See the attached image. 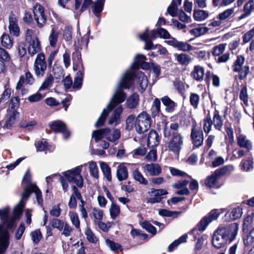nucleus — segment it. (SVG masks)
<instances>
[{
  "label": "nucleus",
  "mask_w": 254,
  "mask_h": 254,
  "mask_svg": "<svg viewBox=\"0 0 254 254\" xmlns=\"http://www.w3.org/2000/svg\"><path fill=\"white\" fill-rule=\"evenodd\" d=\"M179 125L178 123H171L169 126L165 124L163 127L164 137L171 139L166 143V150L176 154H179L184 143L183 135L178 132Z\"/></svg>",
  "instance_id": "1"
},
{
  "label": "nucleus",
  "mask_w": 254,
  "mask_h": 254,
  "mask_svg": "<svg viewBox=\"0 0 254 254\" xmlns=\"http://www.w3.org/2000/svg\"><path fill=\"white\" fill-rule=\"evenodd\" d=\"M135 75L138 79L139 90L141 92H143L147 86L148 79L144 73L141 71H138L136 74L133 72L126 71L118 84V88L129 89Z\"/></svg>",
  "instance_id": "2"
},
{
  "label": "nucleus",
  "mask_w": 254,
  "mask_h": 254,
  "mask_svg": "<svg viewBox=\"0 0 254 254\" xmlns=\"http://www.w3.org/2000/svg\"><path fill=\"white\" fill-rule=\"evenodd\" d=\"M22 181L23 183L26 184V186L24 188V192L21 194L22 198L21 201L27 200L31 193L34 192L38 204L41 205L43 203L42 192L36 184L32 183L31 176L29 171H27L25 172Z\"/></svg>",
  "instance_id": "3"
},
{
  "label": "nucleus",
  "mask_w": 254,
  "mask_h": 254,
  "mask_svg": "<svg viewBox=\"0 0 254 254\" xmlns=\"http://www.w3.org/2000/svg\"><path fill=\"white\" fill-rule=\"evenodd\" d=\"M126 96L122 90L117 91L112 98L111 102L108 105L107 109H104L100 117L96 121L95 126L97 127L102 126L106 121L109 112L111 111L117 104L124 102L126 99Z\"/></svg>",
  "instance_id": "4"
},
{
  "label": "nucleus",
  "mask_w": 254,
  "mask_h": 254,
  "mask_svg": "<svg viewBox=\"0 0 254 254\" xmlns=\"http://www.w3.org/2000/svg\"><path fill=\"white\" fill-rule=\"evenodd\" d=\"M151 126V118L145 112L139 114L135 120V127L136 131L139 133L147 131Z\"/></svg>",
  "instance_id": "5"
},
{
  "label": "nucleus",
  "mask_w": 254,
  "mask_h": 254,
  "mask_svg": "<svg viewBox=\"0 0 254 254\" xmlns=\"http://www.w3.org/2000/svg\"><path fill=\"white\" fill-rule=\"evenodd\" d=\"M81 166H77L75 168L63 173L65 179L70 183H74L77 187L81 188L83 186V179L81 175Z\"/></svg>",
  "instance_id": "6"
},
{
  "label": "nucleus",
  "mask_w": 254,
  "mask_h": 254,
  "mask_svg": "<svg viewBox=\"0 0 254 254\" xmlns=\"http://www.w3.org/2000/svg\"><path fill=\"white\" fill-rule=\"evenodd\" d=\"M47 69L45 57L43 53L37 56L33 65V70L35 75L38 78L42 77Z\"/></svg>",
  "instance_id": "7"
},
{
  "label": "nucleus",
  "mask_w": 254,
  "mask_h": 254,
  "mask_svg": "<svg viewBox=\"0 0 254 254\" xmlns=\"http://www.w3.org/2000/svg\"><path fill=\"white\" fill-rule=\"evenodd\" d=\"M0 218L2 223L0 226H2L3 229L9 234L4 228V225H6L7 229L12 228L14 226V219L9 216V209L8 207L0 209ZM9 236L10 234H9Z\"/></svg>",
  "instance_id": "8"
},
{
  "label": "nucleus",
  "mask_w": 254,
  "mask_h": 254,
  "mask_svg": "<svg viewBox=\"0 0 254 254\" xmlns=\"http://www.w3.org/2000/svg\"><path fill=\"white\" fill-rule=\"evenodd\" d=\"M34 18L39 28L43 27L47 21L43 7L40 4H36L33 9Z\"/></svg>",
  "instance_id": "9"
},
{
  "label": "nucleus",
  "mask_w": 254,
  "mask_h": 254,
  "mask_svg": "<svg viewBox=\"0 0 254 254\" xmlns=\"http://www.w3.org/2000/svg\"><path fill=\"white\" fill-rule=\"evenodd\" d=\"M239 229L238 224L234 223L224 229L223 232V241L226 243L232 242L236 238Z\"/></svg>",
  "instance_id": "10"
},
{
  "label": "nucleus",
  "mask_w": 254,
  "mask_h": 254,
  "mask_svg": "<svg viewBox=\"0 0 254 254\" xmlns=\"http://www.w3.org/2000/svg\"><path fill=\"white\" fill-rule=\"evenodd\" d=\"M222 177V168H219L206 177L204 184L209 188L216 186Z\"/></svg>",
  "instance_id": "11"
},
{
  "label": "nucleus",
  "mask_w": 254,
  "mask_h": 254,
  "mask_svg": "<svg viewBox=\"0 0 254 254\" xmlns=\"http://www.w3.org/2000/svg\"><path fill=\"white\" fill-rule=\"evenodd\" d=\"M190 136L194 145L196 147H199L202 144L203 141V132L201 128L197 127L195 122L192 124Z\"/></svg>",
  "instance_id": "12"
},
{
  "label": "nucleus",
  "mask_w": 254,
  "mask_h": 254,
  "mask_svg": "<svg viewBox=\"0 0 254 254\" xmlns=\"http://www.w3.org/2000/svg\"><path fill=\"white\" fill-rule=\"evenodd\" d=\"M220 212L217 209L212 210L209 214L201 220L197 225L199 231H204L207 225L213 220L216 219L219 216Z\"/></svg>",
  "instance_id": "13"
},
{
  "label": "nucleus",
  "mask_w": 254,
  "mask_h": 254,
  "mask_svg": "<svg viewBox=\"0 0 254 254\" xmlns=\"http://www.w3.org/2000/svg\"><path fill=\"white\" fill-rule=\"evenodd\" d=\"M8 29L11 34L14 36H18L20 33V28L18 24V17L13 12H10L9 17Z\"/></svg>",
  "instance_id": "14"
},
{
  "label": "nucleus",
  "mask_w": 254,
  "mask_h": 254,
  "mask_svg": "<svg viewBox=\"0 0 254 254\" xmlns=\"http://www.w3.org/2000/svg\"><path fill=\"white\" fill-rule=\"evenodd\" d=\"M51 128L55 132H62L64 137L66 139L69 135V133L66 129L65 125L60 121H56L49 124Z\"/></svg>",
  "instance_id": "15"
},
{
  "label": "nucleus",
  "mask_w": 254,
  "mask_h": 254,
  "mask_svg": "<svg viewBox=\"0 0 254 254\" xmlns=\"http://www.w3.org/2000/svg\"><path fill=\"white\" fill-rule=\"evenodd\" d=\"M9 245V234L0 226V254L4 253Z\"/></svg>",
  "instance_id": "16"
},
{
  "label": "nucleus",
  "mask_w": 254,
  "mask_h": 254,
  "mask_svg": "<svg viewBox=\"0 0 254 254\" xmlns=\"http://www.w3.org/2000/svg\"><path fill=\"white\" fill-rule=\"evenodd\" d=\"M243 214L242 208L237 206L230 208L225 214V218L227 220H235L240 218Z\"/></svg>",
  "instance_id": "17"
},
{
  "label": "nucleus",
  "mask_w": 254,
  "mask_h": 254,
  "mask_svg": "<svg viewBox=\"0 0 254 254\" xmlns=\"http://www.w3.org/2000/svg\"><path fill=\"white\" fill-rule=\"evenodd\" d=\"M27 42L28 43V52L31 56H33L40 51V43L37 37L34 36L33 40Z\"/></svg>",
  "instance_id": "18"
},
{
  "label": "nucleus",
  "mask_w": 254,
  "mask_h": 254,
  "mask_svg": "<svg viewBox=\"0 0 254 254\" xmlns=\"http://www.w3.org/2000/svg\"><path fill=\"white\" fill-rule=\"evenodd\" d=\"M161 100L165 106V110L166 112L171 113L174 112L178 106L177 103L171 100L168 96L163 97Z\"/></svg>",
  "instance_id": "19"
},
{
  "label": "nucleus",
  "mask_w": 254,
  "mask_h": 254,
  "mask_svg": "<svg viewBox=\"0 0 254 254\" xmlns=\"http://www.w3.org/2000/svg\"><path fill=\"white\" fill-rule=\"evenodd\" d=\"M128 171L124 163H120L117 167L116 177L119 181H123L127 179Z\"/></svg>",
  "instance_id": "20"
},
{
  "label": "nucleus",
  "mask_w": 254,
  "mask_h": 254,
  "mask_svg": "<svg viewBox=\"0 0 254 254\" xmlns=\"http://www.w3.org/2000/svg\"><path fill=\"white\" fill-rule=\"evenodd\" d=\"M159 141V137L156 131L154 130H150L147 137V146L149 147L153 148L158 145Z\"/></svg>",
  "instance_id": "21"
},
{
  "label": "nucleus",
  "mask_w": 254,
  "mask_h": 254,
  "mask_svg": "<svg viewBox=\"0 0 254 254\" xmlns=\"http://www.w3.org/2000/svg\"><path fill=\"white\" fill-rule=\"evenodd\" d=\"M214 247L220 249L222 247V229L218 228L214 233L212 240Z\"/></svg>",
  "instance_id": "22"
},
{
  "label": "nucleus",
  "mask_w": 254,
  "mask_h": 254,
  "mask_svg": "<svg viewBox=\"0 0 254 254\" xmlns=\"http://www.w3.org/2000/svg\"><path fill=\"white\" fill-rule=\"evenodd\" d=\"M204 74V68L199 65H195L190 73V75L192 78L198 81H200L203 79Z\"/></svg>",
  "instance_id": "23"
},
{
  "label": "nucleus",
  "mask_w": 254,
  "mask_h": 254,
  "mask_svg": "<svg viewBox=\"0 0 254 254\" xmlns=\"http://www.w3.org/2000/svg\"><path fill=\"white\" fill-rule=\"evenodd\" d=\"M144 169L151 176H157L161 172V168L158 164H148Z\"/></svg>",
  "instance_id": "24"
},
{
  "label": "nucleus",
  "mask_w": 254,
  "mask_h": 254,
  "mask_svg": "<svg viewBox=\"0 0 254 254\" xmlns=\"http://www.w3.org/2000/svg\"><path fill=\"white\" fill-rule=\"evenodd\" d=\"M18 115L19 113L16 110H12L11 112H9V117L6 121L3 127L7 129L10 128L12 125L15 124Z\"/></svg>",
  "instance_id": "25"
},
{
  "label": "nucleus",
  "mask_w": 254,
  "mask_h": 254,
  "mask_svg": "<svg viewBox=\"0 0 254 254\" xmlns=\"http://www.w3.org/2000/svg\"><path fill=\"white\" fill-rule=\"evenodd\" d=\"M254 9V0H250L245 4L244 13L239 17V19H242L250 15Z\"/></svg>",
  "instance_id": "26"
},
{
  "label": "nucleus",
  "mask_w": 254,
  "mask_h": 254,
  "mask_svg": "<svg viewBox=\"0 0 254 254\" xmlns=\"http://www.w3.org/2000/svg\"><path fill=\"white\" fill-rule=\"evenodd\" d=\"M109 131V128L106 127L103 129L94 130L92 133V137L96 142L101 140L103 137L106 138V135Z\"/></svg>",
  "instance_id": "27"
},
{
  "label": "nucleus",
  "mask_w": 254,
  "mask_h": 254,
  "mask_svg": "<svg viewBox=\"0 0 254 254\" xmlns=\"http://www.w3.org/2000/svg\"><path fill=\"white\" fill-rule=\"evenodd\" d=\"M181 2L182 0H173L171 4L167 8V12L173 17L176 16L178 6L181 5Z\"/></svg>",
  "instance_id": "28"
},
{
  "label": "nucleus",
  "mask_w": 254,
  "mask_h": 254,
  "mask_svg": "<svg viewBox=\"0 0 254 254\" xmlns=\"http://www.w3.org/2000/svg\"><path fill=\"white\" fill-rule=\"evenodd\" d=\"M212 125L216 129L219 131L221 130L222 120L219 111L217 110H215L214 113Z\"/></svg>",
  "instance_id": "29"
},
{
  "label": "nucleus",
  "mask_w": 254,
  "mask_h": 254,
  "mask_svg": "<svg viewBox=\"0 0 254 254\" xmlns=\"http://www.w3.org/2000/svg\"><path fill=\"white\" fill-rule=\"evenodd\" d=\"M237 139L238 143L240 147L246 148L249 150L252 149V143L247 138L245 135L243 134L239 135Z\"/></svg>",
  "instance_id": "30"
},
{
  "label": "nucleus",
  "mask_w": 254,
  "mask_h": 254,
  "mask_svg": "<svg viewBox=\"0 0 254 254\" xmlns=\"http://www.w3.org/2000/svg\"><path fill=\"white\" fill-rule=\"evenodd\" d=\"M101 171L108 181H112L111 170L109 166L105 162H101L100 163Z\"/></svg>",
  "instance_id": "31"
},
{
  "label": "nucleus",
  "mask_w": 254,
  "mask_h": 254,
  "mask_svg": "<svg viewBox=\"0 0 254 254\" xmlns=\"http://www.w3.org/2000/svg\"><path fill=\"white\" fill-rule=\"evenodd\" d=\"M212 55L218 63L222 62V44L215 46L212 51Z\"/></svg>",
  "instance_id": "32"
},
{
  "label": "nucleus",
  "mask_w": 254,
  "mask_h": 254,
  "mask_svg": "<svg viewBox=\"0 0 254 254\" xmlns=\"http://www.w3.org/2000/svg\"><path fill=\"white\" fill-rule=\"evenodd\" d=\"M139 97L137 94H133L127 99L126 104L127 108H135L138 104Z\"/></svg>",
  "instance_id": "33"
},
{
  "label": "nucleus",
  "mask_w": 254,
  "mask_h": 254,
  "mask_svg": "<svg viewBox=\"0 0 254 254\" xmlns=\"http://www.w3.org/2000/svg\"><path fill=\"white\" fill-rule=\"evenodd\" d=\"M105 0H97L93 6V12L97 17H99L100 13L103 9Z\"/></svg>",
  "instance_id": "34"
},
{
  "label": "nucleus",
  "mask_w": 254,
  "mask_h": 254,
  "mask_svg": "<svg viewBox=\"0 0 254 254\" xmlns=\"http://www.w3.org/2000/svg\"><path fill=\"white\" fill-rule=\"evenodd\" d=\"M1 45L7 48L10 49L13 45V39H12L8 34H3L1 36Z\"/></svg>",
  "instance_id": "35"
},
{
  "label": "nucleus",
  "mask_w": 254,
  "mask_h": 254,
  "mask_svg": "<svg viewBox=\"0 0 254 254\" xmlns=\"http://www.w3.org/2000/svg\"><path fill=\"white\" fill-rule=\"evenodd\" d=\"M121 136V132L120 130L118 129H114L112 132H111V130L109 128V131L107 133V135H106V139L111 142H114L118 139Z\"/></svg>",
  "instance_id": "36"
},
{
  "label": "nucleus",
  "mask_w": 254,
  "mask_h": 254,
  "mask_svg": "<svg viewBox=\"0 0 254 254\" xmlns=\"http://www.w3.org/2000/svg\"><path fill=\"white\" fill-rule=\"evenodd\" d=\"M176 58L180 64L188 65L191 61V58L186 54H177Z\"/></svg>",
  "instance_id": "37"
},
{
  "label": "nucleus",
  "mask_w": 254,
  "mask_h": 254,
  "mask_svg": "<svg viewBox=\"0 0 254 254\" xmlns=\"http://www.w3.org/2000/svg\"><path fill=\"white\" fill-rule=\"evenodd\" d=\"M89 169L90 175L96 179L99 178V171L96 163L94 161L89 162Z\"/></svg>",
  "instance_id": "38"
},
{
  "label": "nucleus",
  "mask_w": 254,
  "mask_h": 254,
  "mask_svg": "<svg viewBox=\"0 0 254 254\" xmlns=\"http://www.w3.org/2000/svg\"><path fill=\"white\" fill-rule=\"evenodd\" d=\"M140 38L141 40L145 41V49L150 50L154 48L151 40L149 39V36L147 32H144L141 34Z\"/></svg>",
  "instance_id": "39"
},
{
  "label": "nucleus",
  "mask_w": 254,
  "mask_h": 254,
  "mask_svg": "<svg viewBox=\"0 0 254 254\" xmlns=\"http://www.w3.org/2000/svg\"><path fill=\"white\" fill-rule=\"evenodd\" d=\"M187 237H188L187 235L185 234V235L182 236L178 240H175L174 242H173L171 244H170L169 246L168 251L169 252H171V251H173L176 248H177L181 244L186 242Z\"/></svg>",
  "instance_id": "40"
},
{
  "label": "nucleus",
  "mask_w": 254,
  "mask_h": 254,
  "mask_svg": "<svg viewBox=\"0 0 254 254\" xmlns=\"http://www.w3.org/2000/svg\"><path fill=\"white\" fill-rule=\"evenodd\" d=\"M109 212L111 218L115 220L120 213V206L114 203H112L109 209Z\"/></svg>",
  "instance_id": "41"
},
{
  "label": "nucleus",
  "mask_w": 254,
  "mask_h": 254,
  "mask_svg": "<svg viewBox=\"0 0 254 254\" xmlns=\"http://www.w3.org/2000/svg\"><path fill=\"white\" fill-rule=\"evenodd\" d=\"M58 37L59 32L53 28L49 36V41L51 47H55L56 46L58 40Z\"/></svg>",
  "instance_id": "42"
},
{
  "label": "nucleus",
  "mask_w": 254,
  "mask_h": 254,
  "mask_svg": "<svg viewBox=\"0 0 254 254\" xmlns=\"http://www.w3.org/2000/svg\"><path fill=\"white\" fill-rule=\"evenodd\" d=\"M208 16V12L202 10H194L193 13V17L197 21L203 20L205 19Z\"/></svg>",
  "instance_id": "43"
},
{
  "label": "nucleus",
  "mask_w": 254,
  "mask_h": 254,
  "mask_svg": "<svg viewBox=\"0 0 254 254\" xmlns=\"http://www.w3.org/2000/svg\"><path fill=\"white\" fill-rule=\"evenodd\" d=\"M238 68V70H234V71L238 72L239 78L240 80L246 78L249 73V66L246 65Z\"/></svg>",
  "instance_id": "44"
},
{
  "label": "nucleus",
  "mask_w": 254,
  "mask_h": 254,
  "mask_svg": "<svg viewBox=\"0 0 254 254\" xmlns=\"http://www.w3.org/2000/svg\"><path fill=\"white\" fill-rule=\"evenodd\" d=\"M240 99L246 106H248V94L246 85H243L240 93Z\"/></svg>",
  "instance_id": "45"
},
{
  "label": "nucleus",
  "mask_w": 254,
  "mask_h": 254,
  "mask_svg": "<svg viewBox=\"0 0 254 254\" xmlns=\"http://www.w3.org/2000/svg\"><path fill=\"white\" fill-rule=\"evenodd\" d=\"M133 178L136 181L139 182L140 184L146 185L148 183L147 181L143 177L140 172H139L138 169L133 171L132 173Z\"/></svg>",
  "instance_id": "46"
},
{
  "label": "nucleus",
  "mask_w": 254,
  "mask_h": 254,
  "mask_svg": "<svg viewBox=\"0 0 254 254\" xmlns=\"http://www.w3.org/2000/svg\"><path fill=\"white\" fill-rule=\"evenodd\" d=\"M208 28L206 27H199L190 30V32L195 37H198L207 32Z\"/></svg>",
  "instance_id": "47"
},
{
  "label": "nucleus",
  "mask_w": 254,
  "mask_h": 254,
  "mask_svg": "<svg viewBox=\"0 0 254 254\" xmlns=\"http://www.w3.org/2000/svg\"><path fill=\"white\" fill-rule=\"evenodd\" d=\"M254 217V213H251L248 214L247 216L245 218L243 223V230H248V229L252 226L253 219Z\"/></svg>",
  "instance_id": "48"
},
{
  "label": "nucleus",
  "mask_w": 254,
  "mask_h": 254,
  "mask_svg": "<svg viewBox=\"0 0 254 254\" xmlns=\"http://www.w3.org/2000/svg\"><path fill=\"white\" fill-rule=\"evenodd\" d=\"M82 73L81 71H78L75 75L73 88L74 89H79L82 83Z\"/></svg>",
  "instance_id": "49"
},
{
  "label": "nucleus",
  "mask_w": 254,
  "mask_h": 254,
  "mask_svg": "<svg viewBox=\"0 0 254 254\" xmlns=\"http://www.w3.org/2000/svg\"><path fill=\"white\" fill-rule=\"evenodd\" d=\"M160 101L158 99H154L151 108L152 115L156 116L160 112Z\"/></svg>",
  "instance_id": "50"
},
{
  "label": "nucleus",
  "mask_w": 254,
  "mask_h": 254,
  "mask_svg": "<svg viewBox=\"0 0 254 254\" xmlns=\"http://www.w3.org/2000/svg\"><path fill=\"white\" fill-rule=\"evenodd\" d=\"M200 97L196 94L192 93L190 96V105L194 108H197L199 103Z\"/></svg>",
  "instance_id": "51"
},
{
  "label": "nucleus",
  "mask_w": 254,
  "mask_h": 254,
  "mask_svg": "<svg viewBox=\"0 0 254 254\" xmlns=\"http://www.w3.org/2000/svg\"><path fill=\"white\" fill-rule=\"evenodd\" d=\"M181 212L172 211L162 209L159 211V214L163 216L178 217Z\"/></svg>",
  "instance_id": "52"
},
{
  "label": "nucleus",
  "mask_w": 254,
  "mask_h": 254,
  "mask_svg": "<svg viewBox=\"0 0 254 254\" xmlns=\"http://www.w3.org/2000/svg\"><path fill=\"white\" fill-rule=\"evenodd\" d=\"M53 81V76L51 74H50L46 77L41 86L40 87L39 90L41 91L48 89L52 84Z\"/></svg>",
  "instance_id": "53"
},
{
  "label": "nucleus",
  "mask_w": 254,
  "mask_h": 254,
  "mask_svg": "<svg viewBox=\"0 0 254 254\" xmlns=\"http://www.w3.org/2000/svg\"><path fill=\"white\" fill-rule=\"evenodd\" d=\"M146 60V57L143 55H137L135 56V62L132 64V67L134 68H137L140 64L145 62Z\"/></svg>",
  "instance_id": "54"
},
{
  "label": "nucleus",
  "mask_w": 254,
  "mask_h": 254,
  "mask_svg": "<svg viewBox=\"0 0 254 254\" xmlns=\"http://www.w3.org/2000/svg\"><path fill=\"white\" fill-rule=\"evenodd\" d=\"M68 215L72 224L74 225L76 228H79L80 227V221L78 214L74 212H69Z\"/></svg>",
  "instance_id": "55"
},
{
  "label": "nucleus",
  "mask_w": 254,
  "mask_h": 254,
  "mask_svg": "<svg viewBox=\"0 0 254 254\" xmlns=\"http://www.w3.org/2000/svg\"><path fill=\"white\" fill-rule=\"evenodd\" d=\"M212 121L210 117H206L203 120V127L205 133H209L211 129Z\"/></svg>",
  "instance_id": "56"
},
{
  "label": "nucleus",
  "mask_w": 254,
  "mask_h": 254,
  "mask_svg": "<svg viewBox=\"0 0 254 254\" xmlns=\"http://www.w3.org/2000/svg\"><path fill=\"white\" fill-rule=\"evenodd\" d=\"M148 193L152 196L161 197L162 195H166L168 193L166 190L164 189L156 190L154 189H151Z\"/></svg>",
  "instance_id": "57"
},
{
  "label": "nucleus",
  "mask_w": 254,
  "mask_h": 254,
  "mask_svg": "<svg viewBox=\"0 0 254 254\" xmlns=\"http://www.w3.org/2000/svg\"><path fill=\"white\" fill-rule=\"evenodd\" d=\"M91 214L94 218V221H101L103 219V211L99 208H94L92 210Z\"/></svg>",
  "instance_id": "58"
},
{
  "label": "nucleus",
  "mask_w": 254,
  "mask_h": 254,
  "mask_svg": "<svg viewBox=\"0 0 254 254\" xmlns=\"http://www.w3.org/2000/svg\"><path fill=\"white\" fill-rule=\"evenodd\" d=\"M225 130L227 133L226 136V142H227V141H228L230 144H232L234 141L233 129L231 126L226 125L225 127Z\"/></svg>",
  "instance_id": "59"
},
{
  "label": "nucleus",
  "mask_w": 254,
  "mask_h": 254,
  "mask_svg": "<svg viewBox=\"0 0 254 254\" xmlns=\"http://www.w3.org/2000/svg\"><path fill=\"white\" fill-rule=\"evenodd\" d=\"M50 224L53 228H56L59 231H62L64 227V223L60 219L54 218L51 220Z\"/></svg>",
  "instance_id": "60"
},
{
  "label": "nucleus",
  "mask_w": 254,
  "mask_h": 254,
  "mask_svg": "<svg viewBox=\"0 0 254 254\" xmlns=\"http://www.w3.org/2000/svg\"><path fill=\"white\" fill-rule=\"evenodd\" d=\"M245 59V58L239 55L237 56V60L235 62L233 65V70H238V68L243 66V65L244 64Z\"/></svg>",
  "instance_id": "61"
},
{
  "label": "nucleus",
  "mask_w": 254,
  "mask_h": 254,
  "mask_svg": "<svg viewBox=\"0 0 254 254\" xmlns=\"http://www.w3.org/2000/svg\"><path fill=\"white\" fill-rule=\"evenodd\" d=\"M19 105V99L18 97H14L11 98L10 102L9 103V108L10 109L9 110V112H11L12 110H15Z\"/></svg>",
  "instance_id": "62"
},
{
  "label": "nucleus",
  "mask_w": 254,
  "mask_h": 254,
  "mask_svg": "<svg viewBox=\"0 0 254 254\" xmlns=\"http://www.w3.org/2000/svg\"><path fill=\"white\" fill-rule=\"evenodd\" d=\"M31 236L32 241L36 244L39 243L42 237V234L40 230H36L35 231L32 232L31 233Z\"/></svg>",
  "instance_id": "63"
},
{
  "label": "nucleus",
  "mask_w": 254,
  "mask_h": 254,
  "mask_svg": "<svg viewBox=\"0 0 254 254\" xmlns=\"http://www.w3.org/2000/svg\"><path fill=\"white\" fill-rule=\"evenodd\" d=\"M254 36V27L243 36V41L244 43H248Z\"/></svg>",
  "instance_id": "64"
}]
</instances>
